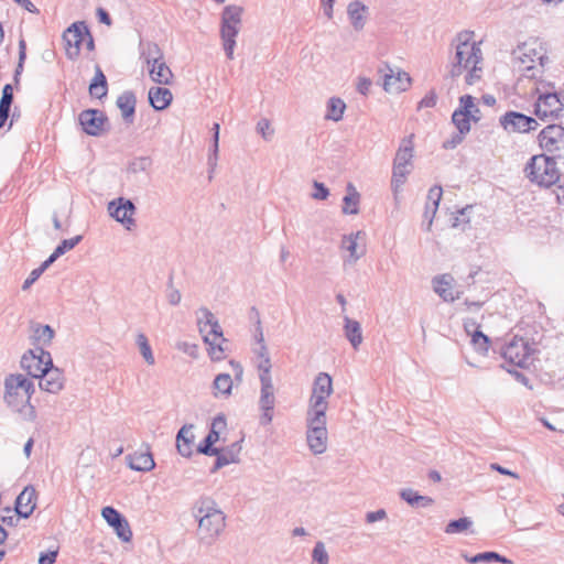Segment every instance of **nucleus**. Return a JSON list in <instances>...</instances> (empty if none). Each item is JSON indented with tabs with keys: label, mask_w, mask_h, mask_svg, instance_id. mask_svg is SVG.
Wrapping results in <instances>:
<instances>
[{
	"label": "nucleus",
	"mask_w": 564,
	"mask_h": 564,
	"mask_svg": "<svg viewBox=\"0 0 564 564\" xmlns=\"http://www.w3.org/2000/svg\"><path fill=\"white\" fill-rule=\"evenodd\" d=\"M452 47L451 76L459 77L464 75L468 85L475 84L482 73V51L475 33L468 30L459 32L453 40Z\"/></svg>",
	"instance_id": "f257e3e1"
},
{
	"label": "nucleus",
	"mask_w": 564,
	"mask_h": 564,
	"mask_svg": "<svg viewBox=\"0 0 564 564\" xmlns=\"http://www.w3.org/2000/svg\"><path fill=\"white\" fill-rule=\"evenodd\" d=\"M252 351L256 356V364L261 384L259 397V409L261 411L260 424L267 426L270 425L273 421L275 389L271 376V358L261 327H258L256 330Z\"/></svg>",
	"instance_id": "f03ea898"
},
{
	"label": "nucleus",
	"mask_w": 564,
	"mask_h": 564,
	"mask_svg": "<svg viewBox=\"0 0 564 564\" xmlns=\"http://www.w3.org/2000/svg\"><path fill=\"white\" fill-rule=\"evenodd\" d=\"M192 513L198 524L197 535L200 542L212 544L225 531L226 514L215 499L200 497L195 501Z\"/></svg>",
	"instance_id": "7ed1b4c3"
},
{
	"label": "nucleus",
	"mask_w": 564,
	"mask_h": 564,
	"mask_svg": "<svg viewBox=\"0 0 564 564\" xmlns=\"http://www.w3.org/2000/svg\"><path fill=\"white\" fill-rule=\"evenodd\" d=\"M35 391L31 379L22 373L10 375L4 380V402L19 413L26 422H34L37 417L31 398Z\"/></svg>",
	"instance_id": "20e7f679"
},
{
	"label": "nucleus",
	"mask_w": 564,
	"mask_h": 564,
	"mask_svg": "<svg viewBox=\"0 0 564 564\" xmlns=\"http://www.w3.org/2000/svg\"><path fill=\"white\" fill-rule=\"evenodd\" d=\"M512 61L523 76L536 79L544 73L549 56L544 43L536 37H531L512 51Z\"/></svg>",
	"instance_id": "39448f33"
},
{
	"label": "nucleus",
	"mask_w": 564,
	"mask_h": 564,
	"mask_svg": "<svg viewBox=\"0 0 564 564\" xmlns=\"http://www.w3.org/2000/svg\"><path fill=\"white\" fill-rule=\"evenodd\" d=\"M414 134H409L400 141L392 162L390 188L395 202L400 200L403 187L414 170Z\"/></svg>",
	"instance_id": "423d86ee"
},
{
	"label": "nucleus",
	"mask_w": 564,
	"mask_h": 564,
	"mask_svg": "<svg viewBox=\"0 0 564 564\" xmlns=\"http://www.w3.org/2000/svg\"><path fill=\"white\" fill-rule=\"evenodd\" d=\"M243 8L238 4L226 6L220 15L219 35L223 50L228 59L235 58L237 37L242 26Z\"/></svg>",
	"instance_id": "0eeeda50"
},
{
	"label": "nucleus",
	"mask_w": 564,
	"mask_h": 564,
	"mask_svg": "<svg viewBox=\"0 0 564 564\" xmlns=\"http://www.w3.org/2000/svg\"><path fill=\"white\" fill-rule=\"evenodd\" d=\"M334 394V381L328 372L319 371L312 381L305 415L327 416L329 399Z\"/></svg>",
	"instance_id": "6e6552de"
},
{
	"label": "nucleus",
	"mask_w": 564,
	"mask_h": 564,
	"mask_svg": "<svg viewBox=\"0 0 564 564\" xmlns=\"http://www.w3.org/2000/svg\"><path fill=\"white\" fill-rule=\"evenodd\" d=\"M141 58L152 82L164 86L173 83L174 74L165 62L163 51L156 43H145L141 50Z\"/></svg>",
	"instance_id": "1a4fd4ad"
},
{
	"label": "nucleus",
	"mask_w": 564,
	"mask_h": 564,
	"mask_svg": "<svg viewBox=\"0 0 564 564\" xmlns=\"http://www.w3.org/2000/svg\"><path fill=\"white\" fill-rule=\"evenodd\" d=\"M524 173L532 183L544 187L554 185L561 177L554 158L546 154L533 155L527 163Z\"/></svg>",
	"instance_id": "9d476101"
},
{
	"label": "nucleus",
	"mask_w": 564,
	"mask_h": 564,
	"mask_svg": "<svg viewBox=\"0 0 564 564\" xmlns=\"http://www.w3.org/2000/svg\"><path fill=\"white\" fill-rule=\"evenodd\" d=\"M305 441L313 455L319 456L327 452L329 443L327 416L305 415Z\"/></svg>",
	"instance_id": "9b49d317"
},
{
	"label": "nucleus",
	"mask_w": 564,
	"mask_h": 564,
	"mask_svg": "<svg viewBox=\"0 0 564 564\" xmlns=\"http://www.w3.org/2000/svg\"><path fill=\"white\" fill-rule=\"evenodd\" d=\"M65 54L69 59H76L79 56L84 42L89 48H93L94 41L85 22H75L63 33Z\"/></svg>",
	"instance_id": "f8f14e48"
},
{
	"label": "nucleus",
	"mask_w": 564,
	"mask_h": 564,
	"mask_svg": "<svg viewBox=\"0 0 564 564\" xmlns=\"http://www.w3.org/2000/svg\"><path fill=\"white\" fill-rule=\"evenodd\" d=\"M536 100L534 113L541 120L556 119L563 111V102L555 91L538 86L534 89Z\"/></svg>",
	"instance_id": "ddd939ff"
},
{
	"label": "nucleus",
	"mask_w": 564,
	"mask_h": 564,
	"mask_svg": "<svg viewBox=\"0 0 564 564\" xmlns=\"http://www.w3.org/2000/svg\"><path fill=\"white\" fill-rule=\"evenodd\" d=\"M339 251L345 265H355L367 251L365 231L357 230L343 235Z\"/></svg>",
	"instance_id": "4468645a"
},
{
	"label": "nucleus",
	"mask_w": 564,
	"mask_h": 564,
	"mask_svg": "<svg viewBox=\"0 0 564 564\" xmlns=\"http://www.w3.org/2000/svg\"><path fill=\"white\" fill-rule=\"evenodd\" d=\"M108 215L126 230H132L135 225V205L126 197H117L107 204Z\"/></svg>",
	"instance_id": "2eb2a0df"
},
{
	"label": "nucleus",
	"mask_w": 564,
	"mask_h": 564,
	"mask_svg": "<svg viewBox=\"0 0 564 564\" xmlns=\"http://www.w3.org/2000/svg\"><path fill=\"white\" fill-rule=\"evenodd\" d=\"M541 149L554 159H564V128L550 124L542 129L538 137Z\"/></svg>",
	"instance_id": "dca6fc26"
},
{
	"label": "nucleus",
	"mask_w": 564,
	"mask_h": 564,
	"mask_svg": "<svg viewBox=\"0 0 564 564\" xmlns=\"http://www.w3.org/2000/svg\"><path fill=\"white\" fill-rule=\"evenodd\" d=\"M502 356L511 365L528 368L533 362L534 349L523 338L514 337L506 345Z\"/></svg>",
	"instance_id": "f3484780"
},
{
	"label": "nucleus",
	"mask_w": 564,
	"mask_h": 564,
	"mask_svg": "<svg viewBox=\"0 0 564 564\" xmlns=\"http://www.w3.org/2000/svg\"><path fill=\"white\" fill-rule=\"evenodd\" d=\"M382 75V89L389 95H400L408 91L413 84V79L404 69L386 65Z\"/></svg>",
	"instance_id": "a211bd4d"
},
{
	"label": "nucleus",
	"mask_w": 564,
	"mask_h": 564,
	"mask_svg": "<svg viewBox=\"0 0 564 564\" xmlns=\"http://www.w3.org/2000/svg\"><path fill=\"white\" fill-rule=\"evenodd\" d=\"M232 371L230 373H219L212 383V393L215 398H229L232 394L235 383L240 384L243 380V368L235 360L229 361Z\"/></svg>",
	"instance_id": "6ab92c4d"
},
{
	"label": "nucleus",
	"mask_w": 564,
	"mask_h": 564,
	"mask_svg": "<svg viewBox=\"0 0 564 564\" xmlns=\"http://www.w3.org/2000/svg\"><path fill=\"white\" fill-rule=\"evenodd\" d=\"M53 359L51 354L41 348H32L23 354L21 358V367L32 378L45 375V371L52 367Z\"/></svg>",
	"instance_id": "aec40b11"
},
{
	"label": "nucleus",
	"mask_w": 564,
	"mask_h": 564,
	"mask_svg": "<svg viewBox=\"0 0 564 564\" xmlns=\"http://www.w3.org/2000/svg\"><path fill=\"white\" fill-rule=\"evenodd\" d=\"M501 128L507 133H528L536 130L538 121L529 116L517 111H508L499 118Z\"/></svg>",
	"instance_id": "412c9836"
},
{
	"label": "nucleus",
	"mask_w": 564,
	"mask_h": 564,
	"mask_svg": "<svg viewBox=\"0 0 564 564\" xmlns=\"http://www.w3.org/2000/svg\"><path fill=\"white\" fill-rule=\"evenodd\" d=\"M433 291L447 303L459 300L463 292L451 273L437 274L432 279Z\"/></svg>",
	"instance_id": "4be33fe9"
},
{
	"label": "nucleus",
	"mask_w": 564,
	"mask_h": 564,
	"mask_svg": "<svg viewBox=\"0 0 564 564\" xmlns=\"http://www.w3.org/2000/svg\"><path fill=\"white\" fill-rule=\"evenodd\" d=\"M197 329L202 338L213 335H220L223 328L216 315L206 306L199 307L195 312Z\"/></svg>",
	"instance_id": "5701e85b"
},
{
	"label": "nucleus",
	"mask_w": 564,
	"mask_h": 564,
	"mask_svg": "<svg viewBox=\"0 0 564 564\" xmlns=\"http://www.w3.org/2000/svg\"><path fill=\"white\" fill-rule=\"evenodd\" d=\"M35 379H39V388L50 394H58L65 386L63 371L54 365L45 371V375H40Z\"/></svg>",
	"instance_id": "b1692460"
},
{
	"label": "nucleus",
	"mask_w": 564,
	"mask_h": 564,
	"mask_svg": "<svg viewBox=\"0 0 564 564\" xmlns=\"http://www.w3.org/2000/svg\"><path fill=\"white\" fill-rule=\"evenodd\" d=\"M128 467L135 471L148 473L154 469L155 462L149 445H143L126 456Z\"/></svg>",
	"instance_id": "393cba45"
},
{
	"label": "nucleus",
	"mask_w": 564,
	"mask_h": 564,
	"mask_svg": "<svg viewBox=\"0 0 564 564\" xmlns=\"http://www.w3.org/2000/svg\"><path fill=\"white\" fill-rule=\"evenodd\" d=\"M369 7L361 0H352L347 4L346 13L354 31L365 30L369 20Z\"/></svg>",
	"instance_id": "a878e982"
},
{
	"label": "nucleus",
	"mask_w": 564,
	"mask_h": 564,
	"mask_svg": "<svg viewBox=\"0 0 564 564\" xmlns=\"http://www.w3.org/2000/svg\"><path fill=\"white\" fill-rule=\"evenodd\" d=\"M83 130L89 135H99L105 130L106 118L101 111L88 109L79 115Z\"/></svg>",
	"instance_id": "bb28decb"
},
{
	"label": "nucleus",
	"mask_w": 564,
	"mask_h": 564,
	"mask_svg": "<svg viewBox=\"0 0 564 564\" xmlns=\"http://www.w3.org/2000/svg\"><path fill=\"white\" fill-rule=\"evenodd\" d=\"M37 494L33 486H26L15 500V512L21 518H29L36 508Z\"/></svg>",
	"instance_id": "cd10ccee"
},
{
	"label": "nucleus",
	"mask_w": 564,
	"mask_h": 564,
	"mask_svg": "<svg viewBox=\"0 0 564 564\" xmlns=\"http://www.w3.org/2000/svg\"><path fill=\"white\" fill-rule=\"evenodd\" d=\"M347 110L346 101L339 96H330L325 101L323 118L326 121L338 123L344 120Z\"/></svg>",
	"instance_id": "c85d7f7f"
},
{
	"label": "nucleus",
	"mask_w": 564,
	"mask_h": 564,
	"mask_svg": "<svg viewBox=\"0 0 564 564\" xmlns=\"http://www.w3.org/2000/svg\"><path fill=\"white\" fill-rule=\"evenodd\" d=\"M241 445L236 442L226 447L218 448L216 451V462L214 469L218 470L225 466L238 464L240 462Z\"/></svg>",
	"instance_id": "c756f323"
},
{
	"label": "nucleus",
	"mask_w": 564,
	"mask_h": 564,
	"mask_svg": "<svg viewBox=\"0 0 564 564\" xmlns=\"http://www.w3.org/2000/svg\"><path fill=\"white\" fill-rule=\"evenodd\" d=\"M361 194L351 183H347L343 197L341 213L345 216H355L360 212Z\"/></svg>",
	"instance_id": "7c9ffc66"
},
{
	"label": "nucleus",
	"mask_w": 564,
	"mask_h": 564,
	"mask_svg": "<svg viewBox=\"0 0 564 564\" xmlns=\"http://www.w3.org/2000/svg\"><path fill=\"white\" fill-rule=\"evenodd\" d=\"M194 425H184L176 435V448L181 456L191 457L194 453Z\"/></svg>",
	"instance_id": "2f4dec72"
},
{
	"label": "nucleus",
	"mask_w": 564,
	"mask_h": 564,
	"mask_svg": "<svg viewBox=\"0 0 564 564\" xmlns=\"http://www.w3.org/2000/svg\"><path fill=\"white\" fill-rule=\"evenodd\" d=\"M55 332L50 325L35 324L31 327L30 340L34 348L45 349L52 344Z\"/></svg>",
	"instance_id": "473e14b6"
},
{
	"label": "nucleus",
	"mask_w": 564,
	"mask_h": 564,
	"mask_svg": "<svg viewBox=\"0 0 564 564\" xmlns=\"http://www.w3.org/2000/svg\"><path fill=\"white\" fill-rule=\"evenodd\" d=\"M443 191L438 186H434L429 191L425 208L423 213L424 221L426 223V230L431 231L434 217L438 209V204L442 198Z\"/></svg>",
	"instance_id": "72a5a7b5"
},
{
	"label": "nucleus",
	"mask_w": 564,
	"mask_h": 564,
	"mask_svg": "<svg viewBox=\"0 0 564 564\" xmlns=\"http://www.w3.org/2000/svg\"><path fill=\"white\" fill-rule=\"evenodd\" d=\"M204 344L207 346L206 351L212 361H221L226 357V343L227 339L224 333L220 335H213L203 338Z\"/></svg>",
	"instance_id": "f704fd0d"
},
{
	"label": "nucleus",
	"mask_w": 564,
	"mask_h": 564,
	"mask_svg": "<svg viewBox=\"0 0 564 564\" xmlns=\"http://www.w3.org/2000/svg\"><path fill=\"white\" fill-rule=\"evenodd\" d=\"M150 105L159 111L166 109L173 101V94L166 87H151L148 93Z\"/></svg>",
	"instance_id": "c9c22d12"
},
{
	"label": "nucleus",
	"mask_w": 564,
	"mask_h": 564,
	"mask_svg": "<svg viewBox=\"0 0 564 564\" xmlns=\"http://www.w3.org/2000/svg\"><path fill=\"white\" fill-rule=\"evenodd\" d=\"M343 330L346 339L355 350H358L364 343L361 325L358 321L348 316L344 317Z\"/></svg>",
	"instance_id": "e433bc0d"
},
{
	"label": "nucleus",
	"mask_w": 564,
	"mask_h": 564,
	"mask_svg": "<svg viewBox=\"0 0 564 564\" xmlns=\"http://www.w3.org/2000/svg\"><path fill=\"white\" fill-rule=\"evenodd\" d=\"M134 346L148 367H153L156 362L155 356L148 336L143 332L134 334Z\"/></svg>",
	"instance_id": "4c0bfd02"
},
{
	"label": "nucleus",
	"mask_w": 564,
	"mask_h": 564,
	"mask_svg": "<svg viewBox=\"0 0 564 564\" xmlns=\"http://www.w3.org/2000/svg\"><path fill=\"white\" fill-rule=\"evenodd\" d=\"M400 498L413 508H429L434 505V499L420 495L412 488H403L399 492Z\"/></svg>",
	"instance_id": "58836bf2"
},
{
	"label": "nucleus",
	"mask_w": 564,
	"mask_h": 564,
	"mask_svg": "<svg viewBox=\"0 0 564 564\" xmlns=\"http://www.w3.org/2000/svg\"><path fill=\"white\" fill-rule=\"evenodd\" d=\"M254 131L257 135L265 143L272 142L276 135V128L274 122L272 119L264 116L257 120L254 124Z\"/></svg>",
	"instance_id": "ea45409f"
},
{
	"label": "nucleus",
	"mask_w": 564,
	"mask_h": 564,
	"mask_svg": "<svg viewBox=\"0 0 564 564\" xmlns=\"http://www.w3.org/2000/svg\"><path fill=\"white\" fill-rule=\"evenodd\" d=\"M458 109L473 118L474 122H477L480 119V110L475 102V98L470 95H464L459 98Z\"/></svg>",
	"instance_id": "a19ab883"
},
{
	"label": "nucleus",
	"mask_w": 564,
	"mask_h": 564,
	"mask_svg": "<svg viewBox=\"0 0 564 564\" xmlns=\"http://www.w3.org/2000/svg\"><path fill=\"white\" fill-rule=\"evenodd\" d=\"M89 93L93 97L102 98L107 95V80L100 68L97 67L95 77L89 85Z\"/></svg>",
	"instance_id": "79ce46f5"
},
{
	"label": "nucleus",
	"mask_w": 564,
	"mask_h": 564,
	"mask_svg": "<svg viewBox=\"0 0 564 564\" xmlns=\"http://www.w3.org/2000/svg\"><path fill=\"white\" fill-rule=\"evenodd\" d=\"M82 240V236H76L70 239H64L53 251V253L46 259V265H51L56 259L63 256L65 252L74 249L76 245Z\"/></svg>",
	"instance_id": "37998d69"
},
{
	"label": "nucleus",
	"mask_w": 564,
	"mask_h": 564,
	"mask_svg": "<svg viewBox=\"0 0 564 564\" xmlns=\"http://www.w3.org/2000/svg\"><path fill=\"white\" fill-rule=\"evenodd\" d=\"M466 560L471 564L490 563V562H499L502 564H512L511 560L500 555L497 552H482V553H478L471 557H466Z\"/></svg>",
	"instance_id": "c03bdc74"
},
{
	"label": "nucleus",
	"mask_w": 564,
	"mask_h": 564,
	"mask_svg": "<svg viewBox=\"0 0 564 564\" xmlns=\"http://www.w3.org/2000/svg\"><path fill=\"white\" fill-rule=\"evenodd\" d=\"M117 106L124 119H129L134 113L135 98L131 93H124L117 99Z\"/></svg>",
	"instance_id": "a18cd8bd"
},
{
	"label": "nucleus",
	"mask_w": 564,
	"mask_h": 564,
	"mask_svg": "<svg viewBox=\"0 0 564 564\" xmlns=\"http://www.w3.org/2000/svg\"><path fill=\"white\" fill-rule=\"evenodd\" d=\"M227 421L225 415H217L210 426V432L206 436V442L209 444H216L220 440V434L226 430Z\"/></svg>",
	"instance_id": "49530a36"
},
{
	"label": "nucleus",
	"mask_w": 564,
	"mask_h": 564,
	"mask_svg": "<svg viewBox=\"0 0 564 564\" xmlns=\"http://www.w3.org/2000/svg\"><path fill=\"white\" fill-rule=\"evenodd\" d=\"M452 121L460 133V141L470 131L473 118L457 108L452 116Z\"/></svg>",
	"instance_id": "de8ad7c7"
},
{
	"label": "nucleus",
	"mask_w": 564,
	"mask_h": 564,
	"mask_svg": "<svg viewBox=\"0 0 564 564\" xmlns=\"http://www.w3.org/2000/svg\"><path fill=\"white\" fill-rule=\"evenodd\" d=\"M12 98V87L8 84L3 87L2 97L0 99V128L3 127L6 120L8 119Z\"/></svg>",
	"instance_id": "09e8293b"
},
{
	"label": "nucleus",
	"mask_w": 564,
	"mask_h": 564,
	"mask_svg": "<svg viewBox=\"0 0 564 564\" xmlns=\"http://www.w3.org/2000/svg\"><path fill=\"white\" fill-rule=\"evenodd\" d=\"M473 525V521L467 518H459L457 520L449 521L445 527L446 534H458L468 531Z\"/></svg>",
	"instance_id": "8fccbe9b"
},
{
	"label": "nucleus",
	"mask_w": 564,
	"mask_h": 564,
	"mask_svg": "<svg viewBox=\"0 0 564 564\" xmlns=\"http://www.w3.org/2000/svg\"><path fill=\"white\" fill-rule=\"evenodd\" d=\"M469 338H470V345L477 354H479L481 356H486L488 354L489 338L481 330L479 333H476V334L469 336Z\"/></svg>",
	"instance_id": "3c124183"
},
{
	"label": "nucleus",
	"mask_w": 564,
	"mask_h": 564,
	"mask_svg": "<svg viewBox=\"0 0 564 564\" xmlns=\"http://www.w3.org/2000/svg\"><path fill=\"white\" fill-rule=\"evenodd\" d=\"M118 539L122 542H130L132 540V531L129 522L122 517L111 525Z\"/></svg>",
	"instance_id": "603ef678"
},
{
	"label": "nucleus",
	"mask_w": 564,
	"mask_h": 564,
	"mask_svg": "<svg viewBox=\"0 0 564 564\" xmlns=\"http://www.w3.org/2000/svg\"><path fill=\"white\" fill-rule=\"evenodd\" d=\"M311 564H329V555L324 542L318 541L315 543Z\"/></svg>",
	"instance_id": "864d4df0"
},
{
	"label": "nucleus",
	"mask_w": 564,
	"mask_h": 564,
	"mask_svg": "<svg viewBox=\"0 0 564 564\" xmlns=\"http://www.w3.org/2000/svg\"><path fill=\"white\" fill-rule=\"evenodd\" d=\"M152 166V160L149 156H140L133 159L129 165L128 171L132 174L145 173Z\"/></svg>",
	"instance_id": "5fc2aeb1"
},
{
	"label": "nucleus",
	"mask_w": 564,
	"mask_h": 564,
	"mask_svg": "<svg viewBox=\"0 0 564 564\" xmlns=\"http://www.w3.org/2000/svg\"><path fill=\"white\" fill-rule=\"evenodd\" d=\"M329 189L325 186L324 183L314 181L313 182V192L311 193V197L315 200H326L329 197Z\"/></svg>",
	"instance_id": "6e6d98bb"
},
{
	"label": "nucleus",
	"mask_w": 564,
	"mask_h": 564,
	"mask_svg": "<svg viewBox=\"0 0 564 564\" xmlns=\"http://www.w3.org/2000/svg\"><path fill=\"white\" fill-rule=\"evenodd\" d=\"M50 265H46V260L36 269L32 270L29 274V276L25 279L22 289L28 290L42 274L43 272L48 268Z\"/></svg>",
	"instance_id": "4d7b16f0"
},
{
	"label": "nucleus",
	"mask_w": 564,
	"mask_h": 564,
	"mask_svg": "<svg viewBox=\"0 0 564 564\" xmlns=\"http://www.w3.org/2000/svg\"><path fill=\"white\" fill-rule=\"evenodd\" d=\"M101 517L107 522L109 527L116 523V521L120 520L122 516L112 507H104L101 509Z\"/></svg>",
	"instance_id": "13d9d810"
},
{
	"label": "nucleus",
	"mask_w": 564,
	"mask_h": 564,
	"mask_svg": "<svg viewBox=\"0 0 564 564\" xmlns=\"http://www.w3.org/2000/svg\"><path fill=\"white\" fill-rule=\"evenodd\" d=\"M372 87V80L365 76H359L356 82V90L364 96H367L370 93Z\"/></svg>",
	"instance_id": "bf43d9fd"
},
{
	"label": "nucleus",
	"mask_w": 564,
	"mask_h": 564,
	"mask_svg": "<svg viewBox=\"0 0 564 564\" xmlns=\"http://www.w3.org/2000/svg\"><path fill=\"white\" fill-rule=\"evenodd\" d=\"M165 296H166V302L169 305L177 306L181 304L182 294L177 289H175L173 286L169 288Z\"/></svg>",
	"instance_id": "052dcab7"
},
{
	"label": "nucleus",
	"mask_w": 564,
	"mask_h": 564,
	"mask_svg": "<svg viewBox=\"0 0 564 564\" xmlns=\"http://www.w3.org/2000/svg\"><path fill=\"white\" fill-rule=\"evenodd\" d=\"M437 102V95L435 91H429L419 102L417 108H433Z\"/></svg>",
	"instance_id": "680f3d73"
},
{
	"label": "nucleus",
	"mask_w": 564,
	"mask_h": 564,
	"mask_svg": "<svg viewBox=\"0 0 564 564\" xmlns=\"http://www.w3.org/2000/svg\"><path fill=\"white\" fill-rule=\"evenodd\" d=\"M388 514L384 509H378L376 511H369L366 513V522L372 524L387 519Z\"/></svg>",
	"instance_id": "e2e57ef3"
},
{
	"label": "nucleus",
	"mask_w": 564,
	"mask_h": 564,
	"mask_svg": "<svg viewBox=\"0 0 564 564\" xmlns=\"http://www.w3.org/2000/svg\"><path fill=\"white\" fill-rule=\"evenodd\" d=\"M219 130H220L219 123H214V126H213V131H214L213 148H212V153H210V160L214 159L215 161L217 160V154H218V150H219Z\"/></svg>",
	"instance_id": "0e129e2a"
},
{
	"label": "nucleus",
	"mask_w": 564,
	"mask_h": 564,
	"mask_svg": "<svg viewBox=\"0 0 564 564\" xmlns=\"http://www.w3.org/2000/svg\"><path fill=\"white\" fill-rule=\"evenodd\" d=\"M335 2L336 0H321L323 13L328 20H332L334 18Z\"/></svg>",
	"instance_id": "69168bd1"
},
{
	"label": "nucleus",
	"mask_w": 564,
	"mask_h": 564,
	"mask_svg": "<svg viewBox=\"0 0 564 564\" xmlns=\"http://www.w3.org/2000/svg\"><path fill=\"white\" fill-rule=\"evenodd\" d=\"M214 444H209L206 442V440L204 441V443L199 444L198 447H197V452L198 453H202L204 455H208V456H215L216 455V451L218 448L216 447H213Z\"/></svg>",
	"instance_id": "338daca9"
},
{
	"label": "nucleus",
	"mask_w": 564,
	"mask_h": 564,
	"mask_svg": "<svg viewBox=\"0 0 564 564\" xmlns=\"http://www.w3.org/2000/svg\"><path fill=\"white\" fill-rule=\"evenodd\" d=\"M57 552L43 553L39 557V564H54L56 561Z\"/></svg>",
	"instance_id": "774afa93"
}]
</instances>
